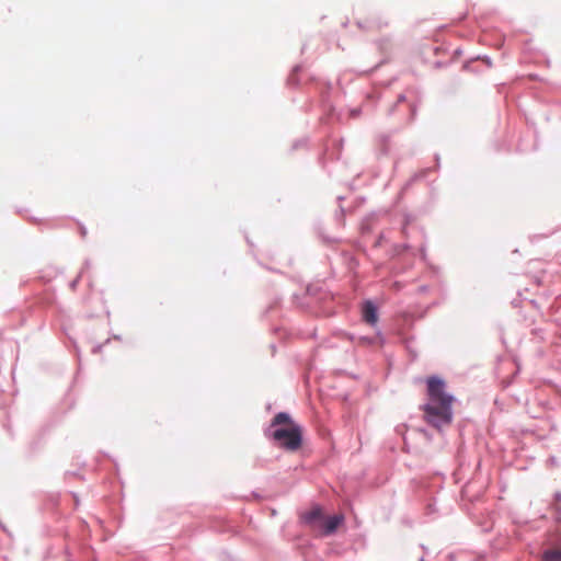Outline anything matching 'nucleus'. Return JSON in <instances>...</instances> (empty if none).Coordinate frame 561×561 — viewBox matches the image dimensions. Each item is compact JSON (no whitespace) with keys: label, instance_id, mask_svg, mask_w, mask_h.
<instances>
[{"label":"nucleus","instance_id":"f257e3e1","mask_svg":"<svg viewBox=\"0 0 561 561\" xmlns=\"http://www.w3.org/2000/svg\"><path fill=\"white\" fill-rule=\"evenodd\" d=\"M426 383L428 401L422 407L425 421L436 428L450 424L454 398L446 393L445 381L432 376L427 378Z\"/></svg>","mask_w":561,"mask_h":561},{"label":"nucleus","instance_id":"f03ea898","mask_svg":"<svg viewBox=\"0 0 561 561\" xmlns=\"http://www.w3.org/2000/svg\"><path fill=\"white\" fill-rule=\"evenodd\" d=\"M273 426H280L273 432L274 440L283 448L295 451L301 446V427L293 422L287 413L280 412L275 415Z\"/></svg>","mask_w":561,"mask_h":561},{"label":"nucleus","instance_id":"7ed1b4c3","mask_svg":"<svg viewBox=\"0 0 561 561\" xmlns=\"http://www.w3.org/2000/svg\"><path fill=\"white\" fill-rule=\"evenodd\" d=\"M344 517L343 515H334L330 516L325 519V524H323L322 536H328L333 534L336 528L342 524Z\"/></svg>","mask_w":561,"mask_h":561},{"label":"nucleus","instance_id":"20e7f679","mask_svg":"<svg viewBox=\"0 0 561 561\" xmlns=\"http://www.w3.org/2000/svg\"><path fill=\"white\" fill-rule=\"evenodd\" d=\"M363 319L368 324H375L378 320L377 309L373 302L366 301L363 306Z\"/></svg>","mask_w":561,"mask_h":561},{"label":"nucleus","instance_id":"39448f33","mask_svg":"<svg viewBox=\"0 0 561 561\" xmlns=\"http://www.w3.org/2000/svg\"><path fill=\"white\" fill-rule=\"evenodd\" d=\"M319 519H323V513H322V510L321 507L319 506H314L312 507L309 512H307L305 515H304V520L310 526L312 527L313 524H317L319 522Z\"/></svg>","mask_w":561,"mask_h":561},{"label":"nucleus","instance_id":"423d86ee","mask_svg":"<svg viewBox=\"0 0 561 561\" xmlns=\"http://www.w3.org/2000/svg\"><path fill=\"white\" fill-rule=\"evenodd\" d=\"M543 558L549 561H560L561 560V550L560 549L547 550L543 553Z\"/></svg>","mask_w":561,"mask_h":561},{"label":"nucleus","instance_id":"0eeeda50","mask_svg":"<svg viewBox=\"0 0 561 561\" xmlns=\"http://www.w3.org/2000/svg\"><path fill=\"white\" fill-rule=\"evenodd\" d=\"M327 518H328V517H325V516L323 515V519H319V522H318L317 524H313V526H312L311 528H312L313 530L319 531L320 534H322V531H323V524H325V519H327Z\"/></svg>","mask_w":561,"mask_h":561}]
</instances>
